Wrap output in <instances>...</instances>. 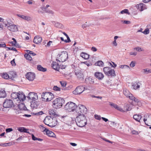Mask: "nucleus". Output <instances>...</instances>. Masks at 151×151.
<instances>
[{"label":"nucleus","mask_w":151,"mask_h":151,"mask_svg":"<svg viewBox=\"0 0 151 151\" xmlns=\"http://www.w3.org/2000/svg\"><path fill=\"white\" fill-rule=\"evenodd\" d=\"M76 123L79 127H84L87 124V121L86 117L84 115H78L76 119Z\"/></svg>","instance_id":"nucleus-1"},{"label":"nucleus","mask_w":151,"mask_h":151,"mask_svg":"<svg viewBox=\"0 0 151 151\" xmlns=\"http://www.w3.org/2000/svg\"><path fill=\"white\" fill-rule=\"evenodd\" d=\"M68 57V52L66 51H63L57 55L56 60L58 62H63L66 61Z\"/></svg>","instance_id":"nucleus-2"},{"label":"nucleus","mask_w":151,"mask_h":151,"mask_svg":"<svg viewBox=\"0 0 151 151\" xmlns=\"http://www.w3.org/2000/svg\"><path fill=\"white\" fill-rule=\"evenodd\" d=\"M53 106L55 108H60L64 104L65 101L63 98L60 97L57 98L52 102Z\"/></svg>","instance_id":"nucleus-3"},{"label":"nucleus","mask_w":151,"mask_h":151,"mask_svg":"<svg viewBox=\"0 0 151 151\" xmlns=\"http://www.w3.org/2000/svg\"><path fill=\"white\" fill-rule=\"evenodd\" d=\"M76 107L75 104L72 102H68L65 106V109L69 111H74Z\"/></svg>","instance_id":"nucleus-4"},{"label":"nucleus","mask_w":151,"mask_h":151,"mask_svg":"<svg viewBox=\"0 0 151 151\" xmlns=\"http://www.w3.org/2000/svg\"><path fill=\"white\" fill-rule=\"evenodd\" d=\"M3 107L6 108L12 107L14 106L13 101L10 99H6L3 104Z\"/></svg>","instance_id":"nucleus-5"},{"label":"nucleus","mask_w":151,"mask_h":151,"mask_svg":"<svg viewBox=\"0 0 151 151\" xmlns=\"http://www.w3.org/2000/svg\"><path fill=\"white\" fill-rule=\"evenodd\" d=\"M85 88L82 86L77 87L75 90L73 91V93L75 95H79L81 93L84 91Z\"/></svg>","instance_id":"nucleus-6"},{"label":"nucleus","mask_w":151,"mask_h":151,"mask_svg":"<svg viewBox=\"0 0 151 151\" xmlns=\"http://www.w3.org/2000/svg\"><path fill=\"white\" fill-rule=\"evenodd\" d=\"M26 78L29 81H33L35 77V75L34 73L31 72L27 73L25 75Z\"/></svg>","instance_id":"nucleus-7"},{"label":"nucleus","mask_w":151,"mask_h":151,"mask_svg":"<svg viewBox=\"0 0 151 151\" xmlns=\"http://www.w3.org/2000/svg\"><path fill=\"white\" fill-rule=\"evenodd\" d=\"M27 98L29 99L35 101L38 99V96L36 93L32 92L29 93V96L27 97Z\"/></svg>","instance_id":"nucleus-8"},{"label":"nucleus","mask_w":151,"mask_h":151,"mask_svg":"<svg viewBox=\"0 0 151 151\" xmlns=\"http://www.w3.org/2000/svg\"><path fill=\"white\" fill-rule=\"evenodd\" d=\"M144 118L143 119V121L145 122V124L148 126H150L151 125L148 124H147L146 123V121L147 120V119L148 118V121L150 122L151 121V114H146L144 115ZM150 129H151V126L149 127Z\"/></svg>","instance_id":"nucleus-9"},{"label":"nucleus","mask_w":151,"mask_h":151,"mask_svg":"<svg viewBox=\"0 0 151 151\" xmlns=\"http://www.w3.org/2000/svg\"><path fill=\"white\" fill-rule=\"evenodd\" d=\"M109 104L112 108H114L116 109L121 111H123V110L122 108L118 106L117 104H115L113 103L109 102Z\"/></svg>","instance_id":"nucleus-10"},{"label":"nucleus","mask_w":151,"mask_h":151,"mask_svg":"<svg viewBox=\"0 0 151 151\" xmlns=\"http://www.w3.org/2000/svg\"><path fill=\"white\" fill-rule=\"evenodd\" d=\"M17 98L20 101H23L26 99V96L23 93L19 92H18Z\"/></svg>","instance_id":"nucleus-11"},{"label":"nucleus","mask_w":151,"mask_h":151,"mask_svg":"<svg viewBox=\"0 0 151 151\" xmlns=\"http://www.w3.org/2000/svg\"><path fill=\"white\" fill-rule=\"evenodd\" d=\"M42 40V39L41 37L39 36H35L33 42L37 44L40 43Z\"/></svg>","instance_id":"nucleus-12"},{"label":"nucleus","mask_w":151,"mask_h":151,"mask_svg":"<svg viewBox=\"0 0 151 151\" xmlns=\"http://www.w3.org/2000/svg\"><path fill=\"white\" fill-rule=\"evenodd\" d=\"M95 76L99 80H101L104 77L102 73L99 72H96L94 74Z\"/></svg>","instance_id":"nucleus-13"},{"label":"nucleus","mask_w":151,"mask_h":151,"mask_svg":"<svg viewBox=\"0 0 151 151\" xmlns=\"http://www.w3.org/2000/svg\"><path fill=\"white\" fill-rule=\"evenodd\" d=\"M7 29L10 31L12 32H16L18 30L17 26L14 24H12L7 26Z\"/></svg>","instance_id":"nucleus-14"},{"label":"nucleus","mask_w":151,"mask_h":151,"mask_svg":"<svg viewBox=\"0 0 151 151\" xmlns=\"http://www.w3.org/2000/svg\"><path fill=\"white\" fill-rule=\"evenodd\" d=\"M136 7L139 11H142L146 9L145 5L143 3H140L136 5Z\"/></svg>","instance_id":"nucleus-15"},{"label":"nucleus","mask_w":151,"mask_h":151,"mask_svg":"<svg viewBox=\"0 0 151 151\" xmlns=\"http://www.w3.org/2000/svg\"><path fill=\"white\" fill-rule=\"evenodd\" d=\"M132 86L134 89L135 90H138L141 84L139 82H135L134 83H132Z\"/></svg>","instance_id":"nucleus-16"},{"label":"nucleus","mask_w":151,"mask_h":151,"mask_svg":"<svg viewBox=\"0 0 151 151\" xmlns=\"http://www.w3.org/2000/svg\"><path fill=\"white\" fill-rule=\"evenodd\" d=\"M106 76H111L114 77L116 76V75L115 73L114 70L113 69H112L111 68L109 70L108 72L106 74Z\"/></svg>","instance_id":"nucleus-17"},{"label":"nucleus","mask_w":151,"mask_h":151,"mask_svg":"<svg viewBox=\"0 0 151 151\" xmlns=\"http://www.w3.org/2000/svg\"><path fill=\"white\" fill-rule=\"evenodd\" d=\"M79 108L80 109L83 114L84 113H86L87 111V108L85 106L82 105H79L78 106Z\"/></svg>","instance_id":"nucleus-18"},{"label":"nucleus","mask_w":151,"mask_h":151,"mask_svg":"<svg viewBox=\"0 0 151 151\" xmlns=\"http://www.w3.org/2000/svg\"><path fill=\"white\" fill-rule=\"evenodd\" d=\"M52 67L54 69L58 70L60 68L59 64L55 62H53L52 64Z\"/></svg>","instance_id":"nucleus-19"},{"label":"nucleus","mask_w":151,"mask_h":151,"mask_svg":"<svg viewBox=\"0 0 151 151\" xmlns=\"http://www.w3.org/2000/svg\"><path fill=\"white\" fill-rule=\"evenodd\" d=\"M42 101H47V98L48 97V92H43L41 95Z\"/></svg>","instance_id":"nucleus-20"},{"label":"nucleus","mask_w":151,"mask_h":151,"mask_svg":"<svg viewBox=\"0 0 151 151\" xmlns=\"http://www.w3.org/2000/svg\"><path fill=\"white\" fill-rule=\"evenodd\" d=\"M17 15L18 17L28 21H31L32 19V18L29 16H26L24 15L21 14H17Z\"/></svg>","instance_id":"nucleus-21"},{"label":"nucleus","mask_w":151,"mask_h":151,"mask_svg":"<svg viewBox=\"0 0 151 151\" xmlns=\"http://www.w3.org/2000/svg\"><path fill=\"white\" fill-rule=\"evenodd\" d=\"M51 118L50 116H47L44 120V123L47 125H49V124L51 120Z\"/></svg>","instance_id":"nucleus-22"},{"label":"nucleus","mask_w":151,"mask_h":151,"mask_svg":"<svg viewBox=\"0 0 151 151\" xmlns=\"http://www.w3.org/2000/svg\"><path fill=\"white\" fill-rule=\"evenodd\" d=\"M142 118V116L139 114H135L133 116V118L137 121L140 122V120Z\"/></svg>","instance_id":"nucleus-23"},{"label":"nucleus","mask_w":151,"mask_h":151,"mask_svg":"<svg viewBox=\"0 0 151 151\" xmlns=\"http://www.w3.org/2000/svg\"><path fill=\"white\" fill-rule=\"evenodd\" d=\"M54 98V95L50 92H48V97L47 98V101H50Z\"/></svg>","instance_id":"nucleus-24"},{"label":"nucleus","mask_w":151,"mask_h":151,"mask_svg":"<svg viewBox=\"0 0 151 151\" xmlns=\"http://www.w3.org/2000/svg\"><path fill=\"white\" fill-rule=\"evenodd\" d=\"M80 56L85 59H88L89 58V55L85 52H82L81 53Z\"/></svg>","instance_id":"nucleus-25"},{"label":"nucleus","mask_w":151,"mask_h":151,"mask_svg":"<svg viewBox=\"0 0 151 151\" xmlns=\"http://www.w3.org/2000/svg\"><path fill=\"white\" fill-rule=\"evenodd\" d=\"M123 93L129 99V96H131L130 95H132L130 93L129 91L127 89H124L123 91Z\"/></svg>","instance_id":"nucleus-26"},{"label":"nucleus","mask_w":151,"mask_h":151,"mask_svg":"<svg viewBox=\"0 0 151 151\" xmlns=\"http://www.w3.org/2000/svg\"><path fill=\"white\" fill-rule=\"evenodd\" d=\"M75 74L76 76L79 79L83 78L84 76L80 72H75Z\"/></svg>","instance_id":"nucleus-27"},{"label":"nucleus","mask_w":151,"mask_h":151,"mask_svg":"<svg viewBox=\"0 0 151 151\" xmlns=\"http://www.w3.org/2000/svg\"><path fill=\"white\" fill-rule=\"evenodd\" d=\"M17 130L20 132H24L26 133H28V132H27L28 129H26L25 127H19L18 128Z\"/></svg>","instance_id":"nucleus-28"},{"label":"nucleus","mask_w":151,"mask_h":151,"mask_svg":"<svg viewBox=\"0 0 151 151\" xmlns=\"http://www.w3.org/2000/svg\"><path fill=\"white\" fill-rule=\"evenodd\" d=\"M37 69L38 70L45 72L47 70V69L46 68H43L41 65H38L37 66Z\"/></svg>","instance_id":"nucleus-29"},{"label":"nucleus","mask_w":151,"mask_h":151,"mask_svg":"<svg viewBox=\"0 0 151 151\" xmlns=\"http://www.w3.org/2000/svg\"><path fill=\"white\" fill-rule=\"evenodd\" d=\"M49 113L50 115L56 116L57 114H56L55 112L52 109H50L49 110Z\"/></svg>","instance_id":"nucleus-30"},{"label":"nucleus","mask_w":151,"mask_h":151,"mask_svg":"<svg viewBox=\"0 0 151 151\" xmlns=\"http://www.w3.org/2000/svg\"><path fill=\"white\" fill-rule=\"evenodd\" d=\"M6 96V94L4 90L0 91V98H4Z\"/></svg>","instance_id":"nucleus-31"},{"label":"nucleus","mask_w":151,"mask_h":151,"mask_svg":"<svg viewBox=\"0 0 151 151\" xmlns=\"http://www.w3.org/2000/svg\"><path fill=\"white\" fill-rule=\"evenodd\" d=\"M18 93L13 92L11 94V97L12 99H16L17 98Z\"/></svg>","instance_id":"nucleus-32"},{"label":"nucleus","mask_w":151,"mask_h":151,"mask_svg":"<svg viewBox=\"0 0 151 151\" xmlns=\"http://www.w3.org/2000/svg\"><path fill=\"white\" fill-rule=\"evenodd\" d=\"M130 95L131 96H129L130 99L132 100L136 103H138L139 102V100L137 99H136L134 96H133L132 95Z\"/></svg>","instance_id":"nucleus-33"},{"label":"nucleus","mask_w":151,"mask_h":151,"mask_svg":"<svg viewBox=\"0 0 151 151\" xmlns=\"http://www.w3.org/2000/svg\"><path fill=\"white\" fill-rule=\"evenodd\" d=\"M16 74L14 72H11L9 74V78L12 79V78H15L16 76Z\"/></svg>","instance_id":"nucleus-34"},{"label":"nucleus","mask_w":151,"mask_h":151,"mask_svg":"<svg viewBox=\"0 0 151 151\" xmlns=\"http://www.w3.org/2000/svg\"><path fill=\"white\" fill-rule=\"evenodd\" d=\"M95 65H96L103 67L104 66V63L101 61H98L95 63Z\"/></svg>","instance_id":"nucleus-35"},{"label":"nucleus","mask_w":151,"mask_h":151,"mask_svg":"<svg viewBox=\"0 0 151 151\" xmlns=\"http://www.w3.org/2000/svg\"><path fill=\"white\" fill-rule=\"evenodd\" d=\"M76 113H77V114L78 115H84L82 113H81V111L80 109H79V108L78 106H77L76 108Z\"/></svg>","instance_id":"nucleus-36"},{"label":"nucleus","mask_w":151,"mask_h":151,"mask_svg":"<svg viewBox=\"0 0 151 151\" xmlns=\"http://www.w3.org/2000/svg\"><path fill=\"white\" fill-rule=\"evenodd\" d=\"M2 77L5 79H7L9 78V75L6 73H4L2 75Z\"/></svg>","instance_id":"nucleus-37"},{"label":"nucleus","mask_w":151,"mask_h":151,"mask_svg":"<svg viewBox=\"0 0 151 151\" xmlns=\"http://www.w3.org/2000/svg\"><path fill=\"white\" fill-rule=\"evenodd\" d=\"M142 72L146 74H148L151 73V69H149L148 68L144 69L142 70Z\"/></svg>","instance_id":"nucleus-38"},{"label":"nucleus","mask_w":151,"mask_h":151,"mask_svg":"<svg viewBox=\"0 0 151 151\" xmlns=\"http://www.w3.org/2000/svg\"><path fill=\"white\" fill-rule=\"evenodd\" d=\"M132 105L131 104H127L125 108H126V111H129L131 110L132 106Z\"/></svg>","instance_id":"nucleus-39"},{"label":"nucleus","mask_w":151,"mask_h":151,"mask_svg":"<svg viewBox=\"0 0 151 151\" xmlns=\"http://www.w3.org/2000/svg\"><path fill=\"white\" fill-rule=\"evenodd\" d=\"M24 57L25 58L27 59L28 60H31L32 58V57H31L30 55H29L28 54H25L24 55Z\"/></svg>","instance_id":"nucleus-40"},{"label":"nucleus","mask_w":151,"mask_h":151,"mask_svg":"<svg viewBox=\"0 0 151 151\" xmlns=\"http://www.w3.org/2000/svg\"><path fill=\"white\" fill-rule=\"evenodd\" d=\"M111 68L109 67H105L103 68V71L106 75Z\"/></svg>","instance_id":"nucleus-41"},{"label":"nucleus","mask_w":151,"mask_h":151,"mask_svg":"<svg viewBox=\"0 0 151 151\" xmlns=\"http://www.w3.org/2000/svg\"><path fill=\"white\" fill-rule=\"evenodd\" d=\"M39 127L41 131L44 132V134H45V132L47 129L43 126H42L40 125L39 126Z\"/></svg>","instance_id":"nucleus-42"},{"label":"nucleus","mask_w":151,"mask_h":151,"mask_svg":"<svg viewBox=\"0 0 151 151\" xmlns=\"http://www.w3.org/2000/svg\"><path fill=\"white\" fill-rule=\"evenodd\" d=\"M55 26L59 28H62L63 27V26L62 24L58 22L55 23Z\"/></svg>","instance_id":"nucleus-43"},{"label":"nucleus","mask_w":151,"mask_h":151,"mask_svg":"<svg viewBox=\"0 0 151 151\" xmlns=\"http://www.w3.org/2000/svg\"><path fill=\"white\" fill-rule=\"evenodd\" d=\"M19 108L20 110L23 109V110H25V109H26V107L25 106L24 104H20L19 105Z\"/></svg>","instance_id":"nucleus-44"},{"label":"nucleus","mask_w":151,"mask_h":151,"mask_svg":"<svg viewBox=\"0 0 151 151\" xmlns=\"http://www.w3.org/2000/svg\"><path fill=\"white\" fill-rule=\"evenodd\" d=\"M47 132H49V134L48 135V136L51 137H55V135L53 132L51 131H48Z\"/></svg>","instance_id":"nucleus-45"},{"label":"nucleus","mask_w":151,"mask_h":151,"mask_svg":"<svg viewBox=\"0 0 151 151\" xmlns=\"http://www.w3.org/2000/svg\"><path fill=\"white\" fill-rule=\"evenodd\" d=\"M120 13L121 14H123L124 13L127 14H130L128 12V10L127 9H124L122 10Z\"/></svg>","instance_id":"nucleus-46"},{"label":"nucleus","mask_w":151,"mask_h":151,"mask_svg":"<svg viewBox=\"0 0 151 151\" xmlns=\"http://www.w3.org/2000/svg\"><path fill=\"white\" fill-rule=\"evenodd\" d=\"M87 79L89 81V83L90 84H93L94 83V80L91 78L89 77L87 78Z\"/></svg>","instance_id":"nucleus-47"},{"label":"nucleus","mask_w":151,"mask_h":151,"mask_svg":"<svg viewBox=\"0 0 151 151\" xmlns=\"http://www.w3.org/2000/svg\"><path fill=\"white\" fill-rule=\"evenodd\" d=\"M26 51L28 54H30L31 55H32V56H34L36 55V54H35L34 52H33L32 51H30L29 50H27Z\"/></svg>","instance_id":"nucleus-48"},{"label":"nucleus","mask_w":151,"mask_h":151,"mask_svg":"<svg viewBox=\"0 0 151 151\" xmlns=\"http://www.w3.org/2000/svg\"><path fill=\"white\" fill-rule=\"evenodd\" d=\"M119 67L122 69L129 68V67L128 66L125 65H120L119 66Z\"/></svg>","instance_id":"nucleus-49"},{"label":"nucleus","mask_w":151,"mask_h":151,"mask_svg":"<svg viewBox=\"0 0 151 151\" xmlns=\"http://www.w3.org/2000/svg\"><path fill=\"white\" fill-rule=\"evenodd\" d=\"M53 89L54 91H59L60 90V88L57 87V86H54Z\"/></svg>","instance_id":"nucleus-50"},{"label":"nucleus","mask_w":151,"mask_h":151,"mask_svg":"<svg viewBox=\"0 0 151 151\" xmlns=\"http://www.w3.org/2000/svg\"><path fill=\"white\" fill-rule=\"evenodd\" d=\"M90 25V24L88 23L87 22H86L85 24H83L82 25V27L83 28H85L87 27H88Z\"/></svg>","instance_id":"nucleus-51"},{"label":"nucleus","mask_w":151,"mask_h":151,"mask_svg":"<svg viewBox=\"0 0 151 151\" xmlns=\"http://www.w3.org/2000/svg\"><path fill=\"white\" fill-rule=\"evenodd\" d=\"M12 145V143L11 142H9L6 143H4L2 144V145L4 147H6L7 146H10Z\"/></svg>","instance_id":"nucleus-52"},{"label":"nucleus","mask_w":151,"mask_h":151,"mask_svg":"<svg viewBox=\"0 0 151 151\" xmlns=\"http://www.w3.org/2000/svg\"><path fill=\"white\" fill-rule=\"evenodd\" d=\"M142 32L145 35L148 34L149 33V29L148 28H146Z\"/></svg>","instance_id":"nucleus-53"},{"label":"nucleus","mask_w":151,"mask_h":151,"mask_svg":"<svg viewBox=\"0 0 151 151\" xmlns=\"http://www.w3.org/2000/svg\"><path fill=\"white\" fill-rule=\"evenodd\" d=\"M45 12L46 13H48L52 14H54V12L51 10L50 9H47L46 10Z\"/></svg>","instance_id":"nucleus-54"},{"label":"nucleus","mask_w":151,"mask_h":151,"mask_svg":"<svg viewBox=\"0 0 151 151\" xmlns=\"http://www.w3.org/2000/svg\"><path fill=\"white\" fill-rule=\"evenodd\" d=\"M60 83L62 87H64L66 85V82L64 81H60Z\"/></svg>","instance_id":"nucleus-55"},{"label":"nucleus","mask_w":151,"mask_h":151,"mask_svg":"<svg viewBox=\"0 0 151 151\" xmlns=\"http://www.w3.org/2000/svg\"><path fill=\"white\" fill-rule=\"evenodd\" d=\"M54 121H55V122H56V124H55L54 125H53V124L50 125V123L49 124V125H48V126L51 127H54L56 125H57V124L58 122H57V121L56 119H54Z\"/></svg>","instance_id":"nucleus-56"},{"label":"nucleus","mask_w":151,"mask_h":151,"mask_svg":"<svg viewBox=\"0 0 151 151\" xmlns=\"http://www.w3.org/2000/svg\"><path fill=\"white\" fill-rule=\"evenodd\" d=\"M44 113L42 111H40L36 113H33V114L35 115H40L43 114Z\"/></svg>","instance_id":"nucleus-57"},{"label":"nucleus","mask_w":151,"mask_h":151,"mask_svg":"<svg viewBox=\"0 0 151 151\" xmlns=\"http://www.w3.org/2000/svg\"><path fill=\"white\" fill-rule=\"evenodd\" d=\"M121 22L124 24H129L131 23L130 22L128 21L122 20L121 21Z\"/></svg>","instance_id":"nucleus-58"},{"label":"nucleus","mask_w":151,"mask_h":151,"mask_svg":"<svg viewBox=\"0 0 151 151\" xmlns=\"http://www.w3.org/2000/svg\"><path fill=\"white\" fill-rule=\"evenodd\" d=\"M6 48H7L8 49L7 50H12L15 51H17V50L14 47H12V48H11L9 47H6Z\"/></svg>","instance_id":"nucleus-59"},{"label":"nucleus","mask_w":151,"mask_h":151,"mask_svg":"<svg viewBox=\"0 0 151 151\" xmlns=\"http://www.w3.org/2000/svg\"><path fill=\"white\" fill-rule=\"evenodd\" d=\"M95 118L96 119L98 120H100L101 118L100 116L97 115H95Z\"/></svg>","instance_id":"nucleus-60"},{"label":"nucleus","mask_w":151,"mask_h":151,"mask_svg":"<svg viewBox=\"0 0 151 151\" xmlns=\"http://www.w3.org/2000/svg\"><path fill=\"white\" fill-rule=\"evenodd\" d=\"M10 63L13 66H15L16 65V64L15 62L14 59H13L12 60Z\"/></svg>","instance_id":"nucleus-61"},{"label":"nucleus","mask_w":151,"mask_h":151,"mask_svg":"<svg viewBox=\"0 0 151 151\" xmlns=\"http://www.w3.org/2000/svg\"><path fill=\"white\" fill-rule=\"evenodd\" d=\"M59 67L60 68H61V69H64L66 67V66L65 65H61L59 64Z\"/></svg>","instance_id":"nucleus-62"},{"label":"nucleus","mask_w":151,"mask_h":151,"mask_svg":"<svg viewBox=\"0 0 151 151\" xmlns=\"http://www.w3.org/2000/svg\"><path fill=\"white\" fill-rule=\"evenodd\" d=\"M134 49L138 51H142V50L141 49V48L139 47L135 48Z\"/></svg>","instance_id":"nucleus-63"},{"label":"nucleus","mask_w":151,"mask_h":151,"mask_svg":"<svg viewBox=\"0 0 151 151\" xmlns=\"http://www.w3.org/2000/svg\"><path fill=\"white\" fill-rule=\"evenodd\" d=\"M13 130V129L11 128H9L6 129V132H9Z\"/></svg>","instance_id":"nucleus-64"}]
</instances>
